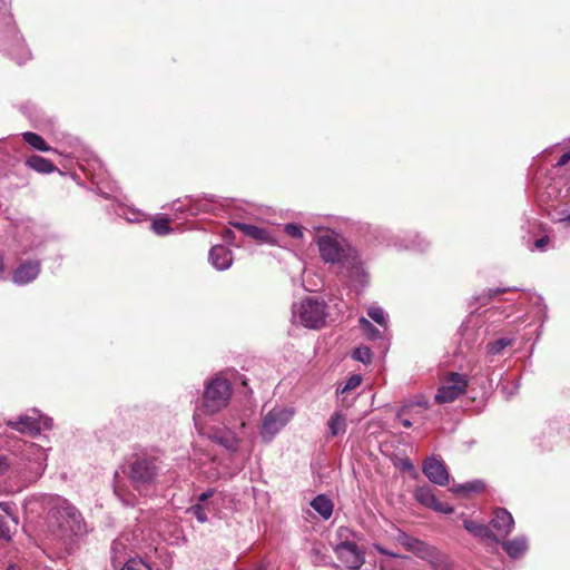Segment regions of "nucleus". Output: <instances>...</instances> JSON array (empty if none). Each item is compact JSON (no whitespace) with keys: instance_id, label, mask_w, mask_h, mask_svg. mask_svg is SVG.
I'll return each mask as SVG.
<instances>
[{"instance_id":"nucleus-9","label":"nucleus","mask_w":570,"mask_h":570,"mask_svg":"<svg viewBox=\"0 0 570 570\" xmlns=\"http://www.w3.org/2000/svg\"><path fill=\"white\" fill-rule=\"evenodd\" d=\"M295 412L292 407L276 406L262 419L259 435L265 443H271L275 436L288 424Z\"/></svg>"},{"instance_id":"nucleus-18","label":"nucleus","mask_w":570,"mask_h":570,"mask_svg":"<svg viewBox=\"0 0 570 570\" xmlns=\"http://www.w3.org/2000/svg\"><path fill=\"white\" fill-rule=\"evenodd\" d=\"M232 225L240 230L244 235L255 239L261 244L277 245L276 237L266 228L242 222H234Z\"/></svg>"},{"instance_id":"nucleus-38","label":"nucleus","mask_w":570,"mask_h":570,"mask_svg":"<svg viewBox=\"0 0 570 570\" xmlns=\"http://www.w3.org/2000/svg\"><path fill=\"white\" fill-rule=\"evenodd\" d=\"M169 223H170L169 218L160 217L153 222L151 228L155 234H157L159 236H165L171 232Z\"/></svg>"},{"instance_id":"nucleus-20","label":"nucleus","mask_w":570,"mask_h":570,"mask_svg":"<svg viewBox=\"0 0 570 570\" xmlns=\"http://www.w3.org/2000/svg\"><path fill=\"white\" fill-rule=\"evenodd\" d=\"M490 524L499 534L507 537L514 528V520L508 510L504 508H498L493 512Z\"/></svg>"},{"instance_id":"nucleus-29","label":"nucleus","mask_w":570,"mask_h":570,"mask_svg":"<svg viewBox=\"0 0 570 570\" xmlns=\"http://www.w3.org/2000/svg\"><path fill=\"white\" fill-rule=\"evenodd\" d=\"M23 140L31 146L33 149L39 151H50L51 148L48 146V144L43 140V138L31 131H26L22 134Z\"/></svg>"},{"instance_id":"nucleus-32","label":"nucleus","mask_w":570,"mask_h":570,"mask_svg":"<svg viewBox=\"0 0 570 570\" xmlns=\"http://www.w3.org/2000/svg\"><path fill=\"white\" fill-rule=\"evenodd\" d=\"M16 531L8 517L0 513V541L10 542Z\"/></svg>"},{"instance_id":"nucleus-49","label":"nucleus","mask_w":570,"mask_h":570,"mask_svg":"<svg viewBox=\"0 0 570 570\" xmlns=\"http://www.w3.org/2000/svg\"><path fill=\"white\" fill-rule=\"evenodd\" d=\"M215 493V490L214 489H208L207 491L203 492L199 497H198V501L199 502H204L206 500H208L209 498H212Z\"/></svg>"},{"instance_id":"nucleus-13","label":"nucleus","mask_w":570,"mask_h":570,"mask_svg":"<svg viewBox=\"0 0 570 570\" xmlns=\"http://www.w3.org/2000/svg\"><path fill=\"white\" fill-rule=\"evenodd\" d=\"M334 551L348 570H358L365 563L364 552L355 542L343 541L335 546Z\"/></svg>"},{"instance_id":"nucleus-24","label":"nucleus","mask_w":570,"mask_h":570,"mask_svg":"<svg viewBox=\"0 0 570 570\" xmlns=\"http://www.w3.org/2000/svg\"><path fill=\"white\" fill-rule=\"evenodd\" d=\"M8 55L19 65L27 62L31 58V51L18 35H16L14 43L9 49Z\"/></svg>"},{"instance_id":"nucleus-26","label":"nucleus","mask_w":570,"mask_h":570,"mask_svg":"<svg viewBox=\"0 0 570 570\" xmlns=\"http://www.w3.org/2000/svg\"><path fill=\"white\" fill-rule=\"evenodd\" d=\"M26 165L40 174H50L57 170V167L49 159L38 155L28 157Z\"/></svg>"},{"instance_id":"nucleus-44","label":"nucleus","mask_w":570,"mask_h":570,"mask_svg":"<svg viewBox=\"0 0 570 570\" xmlns=\"http://www.w3.org/2000/svg\"><path fill=\"white\" fill-rule=\"evenodd\" d=\"M200 523H205L208 520L207 513L205 511V508L197 503L189 508L188 510Z\"/></svg>"},{"instance_id":"nucleus-19","label":"nucleus","mask_w":570,"mask_h":570,"mask_svg":"<svg viewBox=\"0 0 570 570\" xmlns=\"http://www.w3.org/2000/svg\"><path fill=\"white\" fill-rule=\"evenodd\" d=\"M209 263L217 271H226L233 264V252L224 245H215L208 254Z\"/></svg>"},{"instance_id":"nucleus-10","label":"nucleus","mask_w":570,"mask_h":570,"mask_svg":"<svg viewBox=\"0 0 570 570\" xmlns=\"http://www.w3.org/2000/svg\"><path fill=\"white\" fill-rule=\"evenodd\" d=\"M395 539L409 552H412L417 558L428 561L433 568L441 569L443 556L433 546L413 538L402 530L397 531Z\"/></svg>"},{"instance_id":"nucleus-52","label":"nucleus","mask_w":570,"mask_h":570,"mask_svg":"<svg viewBox=\"0 0 570 570\" xmlns=\"http://www.w3.org/2000/svg\"><path fill=\"white\" fill-rule=\"evenodd\" d=\"M379 551H380L381 553H384V554H387V556L395 557V554L387 552V551H386L385 549H383V548H379Z\"/></svg>"},{"instance_id":"nucleus-53","label":"nucleus","mask_w":570,"mask_h":570,"mask_svg":"<svg viewBox=\"0 0 570 570\" xmlns=\"http://www.w3.org/2000/svg\"><path fill=\"white\" fill-rule=\"evenodd\" d=\"M230 235H233V232H232L230 229H227V230L225 232L224 237L227 239V238H229V237H230Z\"/></svg>"},{"instance_id":"nucleus-21","label":"nucleus","mask_w":570,"mask_h":570,"mask_svg":"<svg viewBox=\"0 0 570 570\" xmlns=\"http://www.w3.org/2000/svg\"><path fill=\"white\" fill-rule=\"evenodd\" d=\"M428 407V401L420 399L403 404L396 412V417L407 416L414 422H423L425 420L424 410Z\"/></svg>"},{"instance_id":"nucleus-31","label":"nucleus","mask_w":570,"mask_h":570,"mask_svg":"<svg viewBox=\"0 0 570 570\" xmlns=\"http://www.w3.org/2000/svg\"><path fill=\"white\" fill-rule=\"evenodd\" d=\"M508 291H510V288H501V287H498L494 289L490 288V289L483 291L481 294L473 296L472 298L475 302V304L483 306V305L488 304L492 299V297H494L495 295L505 293Z\"/></svg>"},{"instance_id":"nucleus-25","label":"nucleus","mask_w":570,"mask_h":570,"mask_svg":"<svg viewBox=\"0 0 570 570\" xmlns=\"http://www.w3.org/2000/svg\"><path fill=\"white\" fill-rule=\"evenodd\" d=\"M330 436L336 438L346 432V417L341 411L334 412L327 421Z\"/></svg>"},{"instance_id":"nucleus-54","label":"nucleus","mask_w":570,"mask_h":570,"mask_svg":"<svg viewBox=\"0 0 570 570\" xmlns=\"http://www.w3.org/2000/svg\"><path fill=\"white\" fill-rule=\"evenodd\" d=\"M7 570H20L16 564H10Z\"/></svg>"},{"instance_id":"nucleus-5","label":"nucleus","mask_w":570,"mask_h":570,"mask_svg":"<svg viewBox=\"0 0 570 570\" xmlns=\"http://www.w3.org/2000/svg\"><path fill=\"white\" fill-rule=\"evenodd\" d=\"M51 514L57 519L58 527L66 534L82 537L88 532V525L81 512L66 499L57 498Z\"/></svg>"},{"instance_id":"nucleus-3","label":"nucleus","mask_w":570,"mask_h":570,"mask_svg":"<svg viewBox=\"0 0 570 570\" xmlns=\"http://www.w3.org/2000/svg\"><path fill=\"white\" fill-rule=\"evenodd\" d=\"M157 456L149 453L136 454L129 465L128 476L132 487L141 494L149 495L161 473Z\"/></svg>"},{"instance_id":"nucleus-51","label":"nucleus","mask_w":570,"mask_h":570,"mask_svg":"<svg viewBox=\"0 0 570 570\" xmlns=\"http://www.w3.org/2000/svg\"><path fill=\"white\" fill-rule=\"evenodd\" d=\"M127 219H128L129 222H136V220H138V214H137V213H134V214H132V217H128Z\"/></svg>"},{"instance_id":"nucleus-28","label":"nucleus","mask_w":570,"mask_h":570,"mask_svg":"<svg viewBox=\"0 0 570 570\" xmlns=\"http://www.w3.org/2000/svg\"><path fill=\"white\" fill-rule=\"evenodd\" d=\"M553 220L559 224V232L562 233L563 237L570 238V212L569 209L556 210Z\"/></svg>"},{"instance_id":"nucleus-39","label":"nucleus","mask_w":570,"mask_h":570,"mask_svg":"<svg viewBox=\"0 0 570 570\" xmlns=\"http://www.w3.org/2000/svg\"><path fill=\"white\" fill-rule=\"evenodd\" d=\"M0 510L3 512L2 515L8 517L13 525V530L17 531L19 519L16 513L14 504L11 502H0Z\"/></svg>"},{"instance_id":"nucleus-15","label":"nucleus","mask_w":570,"mask_h":570,"mask_svg":"<svg viewBox=\"0 0 570 570\" xmlns=\"http://www.w3.org/2000/svg\"><path fill=\"white\" fill-rule=\"evenodd\" d=\"M41 272L39 259L22 261L12 273V282L18 286L32 283Z\"/></svg>"},{"instance_id":"nucleus-2","label":"nucleus","mask_w":570,"mask_h":570,"mask_svg":"<svg viewBox=\"0 0 570 570\" xmlns=\"http://www.w3.org/2000/svg\"><path fill=\"white\" fill-rule=\"evenodd\" d=\"M209 438L213 442L227 451L230 463L223 468L203 470V473L206 475V478L210 481H216L220 478L233 476L240 472L245 466L248 455L239 451V438H237V435L228 429L216 431Z\"/></svg>"},{"instance_id":"nucleus-36","label":"nucleus","mask_w":570,"mask_h":570,"mask_svg":"<svg viewBox=\"0 0 570 570\" xmlns=\"http://www.w3.org/2000/svg\"><path fill=\"white\" fill-rule=\"evenodd\" d=\"M483 488L484 484L481 481L475 480L472 482H466L464 484L454 485L453 488H451V491H453L454 493L479 492Z\"/></svg>"},{"instance_id":"nucleus-57","label":"nucleus","mask_w":570,"mask_h":570,"mask_svg":"<svg viewBox=\"0 0 570 570\" xmlns=\"http://www.w3.org/2000/svg\"><path fill=\"white\" fill-rule=\"evenodd\" d=\"M2 271H3V263H2V261L0 259V272H2Z\"/></svg>"},{"instance_id":"nucleus-1","label":"nucleus","mask_w":570,"mask_h":570,"mask_svg":"<svg viewBox=\"0 0 570 570\" xmlns=\"http://www.w3.org/2000/svg\"><path fill=\"white\" fill-rule=\"evenodd\" d=\"M318 253L325 264H334L352 285L365 286L368 274L360 250L334 233H326L316 239Z\"/></svg>"},{"instance_id":"nucleus-8","label":"nucleus","mask_w":570,"mask_h":570,"mask_svg":"<svg viewBox=\"0 0 570 570\" xmlns=\"http://www.w3.org/2000/svg\"><path fill=\"white\" fill-rule=\"evenodd\" d=\"M12 455L19 458L30 464V470L39 476L46 469L47 453L46 450L33 443L24 440H16L10 446Z\"/></svg>"},{"instance_id":"nucleus-45","label":"nucleus","mask_w":570,"mask_h":570,"mask_svg":"<svg viewBox=\"0 0 570 570\" xmlns=\"http://www.w3.org/2000/svg\"><path fill=\"white\" fill-rule=\"evenodd\" d=\"M361 382H362V377L360 375H352L346 381L345 385L341 390V393L356 389L357 386H360Z\"/></svg>"},{"instance_id":"nucleus-50","label":"nucleus","mask_w":570,"mask_h":570,"mask_svg":"<svg viewBox=\"0 0 570 570\" xmlns=\"http://www.w3.org/2000/svg\"><path fill=\"white\" fill-rule=\"evenodd\" d=\"M401 424L406 428V429H410L413 426V421L411 419H409L407 416H402L401 419H399Z\"/></svg>"},{"instance_id":"nucleus-40","label":"nucleus","mask_w":570,"mask_h":570,"mask_svg":"<svg viewBox=\"0 0 570 570\" xmlns=\"http://www.w3.org/2000/svg\"><path fill=\"white\" fill-rule=\"evenodd\" d=\"M352 357L363 364H370L372 362V351L367 346H360L353 351Z\"/></svg>"},{"instance_id":"nucleus-12","label":"nucleus","mask_w":570,"mask_h":570,"mask_svg":"<svg viewBox=\"0 0 570 570\" xmlns=\"http://www.w3.org/2000/svg\"><path fill=\"white\" fill-rule=\"evenodd\" d=\"M214 203L215 199L213 195H206L198 198L186 196L184 199L174 200L170 205V209L179 214L196 216L200 213L214 210Z\"/></svg>"},{"instance_id":"nucleus-4","label":"nucleus","mask_w":570,"mask_h":570,"mask_svg":"<svg viewBox=\"0 0 570 570\" xmlns=\"http://www.w3.org/2000/svg\"><path fill=\"white\" fill-rule=\"evenodd\" d=\"M232 396V385L222 375L208 379L204 384L202 404L198 410L205 414H216L226 407Z\"/></svg>"},{"instance_id":"nucleus-7","label":"nucleus","mask_w":570,"mask_h":570,"mask_svg":"<svg viewBox=\"0 0 570 570\" xmlns=\"http://www.w3.org/2000/svg\"><path fill=\"white\" fill-rule=\"evenodd\" d=\"M6 425L21 434L35 438L41 430H51L53 422L37 409H30L17 417L6 420Z\"/></svg>"},{"instance_id":"nucleus-55","label":"nucleus","mask_w":570,"mask_h":570,"mask_svg":"<svg viewBox=\"0 0 570 570\" xmlns=\"http://www.w3.org/2000/svg\"><path fill=\"white\" fill-rule=\"evenodd\" d=\"M404 468L412 469V464L406 462V464H404Z\"/></svg>"},{"instance_id":"nucleus-42","label":"nucleus","mask_w":570,"mask_h":570,"mask_svg":"<svg viewBox=\"0 0 570 570\" xmlns=\"http://www.w3.org/2000/svg\"><path fill=\"white\" fill-rule=\"evenodd\" d=\"M120 570H151L150 567L141 559H129Z\"/></svg>"},{"instance_id":"nucleus-47","label":"nucleus","mask_w":570,"mask_h":570,"mask_svg":"<svg viewBox=\"0 0 570 570\" xmlns=\"http://www.w3.org/2000/svg\"><path fill=\"white\" fill-rule=\"evenodd\" d=\"M548 243H549V237L542 236L534 242V248L542 252L546 249Z\"/></svg>"},{"instance_id":"nucleus-43","label":"nucleus","mask_w":570,"mask_h":570,"mask_svg":"<svg viewBox=\"0 0 570 570\" xmlns=\"http://www.w3.org/2000/svg\"><path fill=\"white\" fill-rule=\"evenodd\" d=\"M114 492L126 507H134L137 503V498L134 494L125 491L122 493L119 487H115Z\"/></svg>"},{"instance_id":"nucleus-33","label":"nucleus","mask_w":570,"mask_h":570,"mask_svg":"<svg viewBox=\"0 0 570 570\" xmlns=\"http://www.w3.org/2000/svg\"><path fill=\"white\" fill-rule=\"evenodd\" d=\"M367 315L379 325L386 327L387 325V314L385 311L379 305H371L367 308Z\"/></svg>"},{"instance_id":"nucleus-27","label":"nucleus","mask_w":570,"mask_h":570,"mask_svg":"<svg viewBox=\"0 0 570 570\" xmlns=\"http://www.w3.org/2000/svg\"><path fill=\"white\" fill-rule=\"evenodd\" d=\"M311 505L325 520L330 519L333 513V503L324 494L314 498Z\"/></svg>"},{"instance_id":"nucleus-37","label":"nucleus","mask_w":570,"mask_h":570,"mask_svg":"<svg viewBox=\"0 0 570 570\" xmlns=\"http://www.w3.org/2000/svg\"><path fill=\"white\" fill-rule=\"evenodd\" d=\"M360 327L370 340H377L381 337V331L376 328L368 320L361 317Z\"/></svg>"},{"instance_id":"nucleus-48","label":"nucleus","mask_w":570,"mask_h":570,"mask_svg":"<svg viewBox=\"0 0 570 570\" xmlns=\"http://www.w3.org/2000/svg\"><path fill=\"white\" fill-rule=\"evenodd\" d=\"M570 161V151L563 154L557 161V167H562Z\"/></svg>"},{"instance_id":"nucleus-6","label":"nucleus","mask_w":570,"mask_h":570,"mask_svg":"<svg viewBox=\"0 0 570 570\" xmlns=\"http://www.w3.org/2000/svg\"><path fill=\"white\" fill-rule=\"evenodd\" d=\"M292 314L294 321L304 327L317 330L325 324L326 304L324 301L308 297L293 304Z\"/></svg>"},{"instance_id":"nucleus-35","label":"nucleus","mask_w":570,"mask_h":570,"mask_svg":"<svg viewBox=\"0 0 570 570\" xmlns=\"http://www.w3.org/2000/svg\"><path fill=\"white\" fill-rule=\"evenodd\" d=\"M126 549V544L124 542V537L117 538L114 540L111 544V559L114 564L121 563V558L124 556V551Z\"/></svg>"},{"instance_id":"nucleus-11","label":"nucleus","mask_w":570,"mask_h":570,"mask_svg":"<svg viewBox=\"0 0 570 570\" xmlns=\"http://www.w3.org/2000/svg\"><path fill=\"white\" fill-rule=\"evenodd\" d=\"M379 240L397 249L425 250L429 246V242L424 237L412 232H406L403 235H394L389 229H381Z\"/></svg>"},{"instance_id":"nucleus-46","label":"nucleus","mask_w":570,"mask_h":570,"mask_svg":"<svg viewBox=\"0 0 570 570\" xmlns=\"http://www.w3.org/2000/svg\"><path fill=\"white\" fill-rule=\"evenodd\" d=\"M12 466V462L4 455H0V475L4 474Z\"/></svg>"},{"instance_id":"nucleus-30","label":"nucleus","mask_w":570,"mask_h":570,"mask_svg":"<svg viewBox=\"0 0 570 570\" xmlns=\"http://www.w3.org/2000/svg\"><path fill=\"white\" fill-rule=\"evenodd\" d=\"M559 180H553L547 186L544 194L547 195L548 199L563 202L568 197L570 189H567L564 194H562V190L559 188Z\"/></svg>"},{"instance_id":"nucleus-16","label":"nucleus","mask_w":570,"mask_h":570,"mask_svg":"<svg viewBox=\"0 0 570 570\" xmlns=\"http://www.w3.org/2000/svg\"><path fill=\"white\" fill-rule=\"evenodd\" d=\"M414 497L422 505L436 512L450 514L454 511L453 507L449 503L439 501L429 485L419 487L414 492Z\"/></svg>"},{"instance_id":"nucleus-34","label":"nucleus","mask_w":570,"mask_h":570,"mask_svg":"<svg viewBox=\"0 0 570 570\" xmlns=\"http://www.w3.org/2000/svg\"><path fill=\"white\" fill-rule=\"evenodd\" d=\"M513 340L508 337H500L487 345L488 353L491 355L500 354L505 347L512 344Z\"/></svg>"},{"instance_id":"nucleus-22","label":"nucleus","mask_w":570,"mask_h":570,"mask_svg":"<svg viewBox=\"0 0 570 570\" xmlns=\"http://www.w3.org/2000/svg\"><path fill=\"white\" fill-rule=\"evenodd\" d=\"M503 550L513 559H520L529 549V542L525 535H518L514 539L501 542Z\"/></svg>"},{"instance_id":"nucleus-23","label":"nucleus","mask_w":570,"mask_h":570,"mask_svg":"<svg viewBox=\"0 0 570 570\" xmlns=\"http://www.w3.org/2000/svg\"><path fill=\"white\" fill-rule=\"evenodd\" d=\"M463 527L466 531L476 538L489 540L493 543L499 542V538L493 531L485 524L474 522L472 520H464Z\"/></svg>"},{"instance_id":"nucleus-14","label":"nucleus","mask_w":570,"mask_h":570,"mask_svg":"<svg viewBox=\"0 0 570 570\" xmlns=\"http://www.w3.org/2000/svg\"><path fill=\"white\" fill-rule=\"evenodd\" d=\"M468 381L464 375L451 373L445 383L438 390L435 401L440 404L450 403L465 392Z\"/></svg>"},{"instance_id":"nucleus-56","label":"nucleus","mask_w":570,"mask_h":570,"mask_svg":"<svg viewBox=\"0 0 570 570\" xmlns=\"http://www.w3.org/2000/svg\"><path fill=\"white\" fill-rule=\"evenodd\" d=\"M404 468L412 469V464L406 462V464H404Z\"/></svg>"},{"instance_id":"nucleus-17","label":"nucleus","mask_w":570,"mask_h":570,"mask_svg":"<svg viewBox=\"0 0 570 570\" xmlns=\"http://www.w3.org/2000/svg\"><path fill=\"white\" fill-rule=\"evenodd\" d=\"M423 473L434 484L444 487L450 482V474L445 464L434 456L425 460L423 463Z\"/></svg>"},{"instance_id":"nucleus-41","label":"nucleus","mask_w":570,"mask_h":570,"mask_svg":"<svg viewBox=\"0 0 570 570\" xmlns=\"http://www.w3.org/2000/svg\"><path fill=\"white\" fill-rule=\"evenodd\" d=\"M283 230L287 236H289L294 239H299V240L304 239V232H303V227L301 225H297L294 223H288V224L284 225Z\"/></svg>"}]
</instances>
